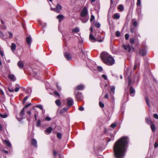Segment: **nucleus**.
Here are the masks:
<instances>
[{
    "instance_id": "nucleus-15",
    "label": "nucleus",
    "mask_w": 158,
    "mask_h": 158,
    "mask_svg": "<svg viewBox=\"0 0 158 158\" xmlns=\"http://www.w3.org/2000/svg\"><path fill=\"white\" fill-rule=\"evenodd\" d=\"M9 78L12 81H15L16 79L15 76L13 75L12 74H10L9 75Z\"/></svg>"
},
{
    "instance_id": "nucleus-57",
    "label": "nucleus",
    "mask_w": 158,
    "mask_h": 158,
    "mask_svg": "<svg viewBox=\"0 0 158 158\" xmlns=\"http://www.w3.org/2000/svg\"><path fill=\"white\" fill-rule=\"evenodd\" d=\"M19 90V88L18 87H16L15 89V92H18Z\"/></svg>"
},
{
    "instance_id": "nucleus-17",
    "label": "nucleus",
    "mask_w": 158,
    "mask_h": 158,
    "mask_svg": "<svg viewBox=\"0 0 158 158\" xmlns=\"http://www.w3.org/2000/svg\"><path fill=\"white\" fill-rule=\"evenodd\" d=\"M18 65L19 67L21 69L22 68L23 66L22 61H19L18 62Z\"/></svg>"
},
{
    "instance_id": "nucleus-24",
    "label": "nucleus",
    "mask_w": 158,
    "mask_h": 158,
    "mask_svg": "<svg viewBox=\"0 0 158 158\" xmlns=\"http://www.w3.org/2000/svg\"><path fill=\"white\" fill-rule=\"evenodd\" d=\"M24 109L25 108H23L21 110L20 113V115L21 116H23L24 114Z\"/></svg>"
},
{
    "instance_id": "nucleus-11",
    "label": "nucleus",
    "mask_w": 158,
    "mask_h": 158,
    "mask_svg": "<svg viewBox=\"0 0 158 158\" xmlns=\"http://www.w3.org/2000/svg\"><path fill=\"white\" fill-rule=\"evenodd\" d=\"M89 19V16H86L82 17V18L81 19L82 22L83 23H85L87 22Z\"/></svg>"
},
{
    "instance_id": "nucleus-49",
    "label": "nucleus",
    "mask_w": 158,
    "mask_h": 158,
    "mask_svg": "<svg viewBox=\"0 0 158 158\" xmlns=\"http://www.w3.org/2000/svg\"><path fill=\"white\" fill-rule=\"evenodd\" d=\"M135 42L134 40V39H130V42L131 44H133Z\"/></svg>"
},
{
    "instance_id": "nucleus-43",
    "label": "nucleus",
    "mask_w": 158,
    "mask_h": 158,
    "mask_svg": "<svg viewBox=\"0 0 158 158\" xmlns=\"http://www.w3.org/2000/svg\"><path fill=\"white\" fill-rule=\"evenodd\" d=\"M94 19V16L93 15H92L90 19V20L91 22H92L93 21Z\"/></svg>"
},
{
    "instance_id": "nucleus-34",
    "label": "nucleus",
    "mask_w": 158,
    "mask_h": 158,
    "mask_svg": "<svg viewBox=\"0 0 158 158\" xmlns=\"http://www.w3.org/2000/svg\"><path fill=\"white\" fill-rule=\"evenodd\" d=\"M0 116L1 117L4 118H6L7 117V115L6 114H0Z\"/></svg>"
},
{
    "instance_id": "nucleus-63",
    "label": "nucleus",
    "mask_w": 158,
    "mask_h": 158,
    "mask_svg": "<svg viewBox=\"0 0 158 158\" xmlns=\"http://www.w3.org/2000/svg\"><path fill=\"white\" fill-rule=\"evenodd\" d=\"M90 31H91V32L90 33H92V32H93V28L92 27H90Z\"/></svg>"
},
{
    "instance_id": "nucleus-61",
    "label": "nucleus",
    "mask_w": 158,
    "mask_h": 158,
    "mask_svg": "<svg viewBox=\"0 0 158 158\" xmlns=\"http://www.w3.org/2000/svg\"><path fill=\"white\" fill-rule=\"evenodd\" d=\"M8 90L9 91L13 92H14V90L13 89H10V88H8Z\"/></svg>"
},
{
    "instance_id": "nucleus-64",
    "label": "nucleus",
    "mask_w": 158,
    "mask_h": 158,
    "mask_svg": "<svg viewBox=\"0 0 158 158\" xmlns=\"http://www.w3.org/2000/svg\"><path fill=\"white\" fill-rule=\"evenodd\" d=\"M55 94H56V95H57V96H59V94L57 92H56L55 93Z\"/></svg>"
},
{
    "instance_id": "nucleus-53",
    "label": "nucleus",
    "mask_w": 158,
    "mask_h": 158,
    "mask_svg": "<svg viewBox=\"0 0 158 158\" xmlns=\"http://www.w3.org/2000/svg\"><path fill=\"white\" fill-rule=\"evenodd\" d=\"M0 53L2 57H3L4 56V54L2 51H1V50H0Z\"/></svg>"
},
{
    "instance_id": "nucleus-38",
    "label": "nucleus",
    "mask_w": 158,
    "mask_h": 158,
    "mask_svg": "<svg viewBox=\"0 0 158 158\" xmlns=\"http://www.w3.org/2000/svg\"><path fill=\"white\" fill-rule=\"evenodd\" d=\"M99 105L102 108H103L104 107V104L101 102H99Z\"/></svg>"
},
{
    "instance_id": "nucleus-29",
    "label": "nucleus",
    "mask_w": 158,
    "mask_h": 158,
    "mask_svg": "<svg viewBox=\"0 0 158 158\" xmlns=\"http://www.w3.org/2000/svg\"><path fill=\"white\" fill-rule=\"evenodd\" d=\"M57 136L58 138L61 139L62 137V135L60 133H58L57 134Z\"/></svg>"
},
{
    "instance_id": "nucleus-28",
    "label": "nucleus",
    "mask_w": 158,
    "mask_h": 158,
    "mask_svg": "<svg viewBox=\"0 0 158 158\" xmlns=\"http://www.w3.org/2000/svg\"><path fill=\"white\" fill-rule=\"evenodd\" d=\"M110 91L113 94H114V93L115 91V87L114 86H112L110 87Z\"/></svg>"
},
{
    "instance_id": "nucleus-16",
    "label": "nucleus",
    "mask_w": 158,
    "mask_h": 158,
    "mask_svg": "<svg viewBox=\"0 0 158 158\" xmlns=\"http://www.w3.org/2000/svg\"><path fill=\"white\" fill-rule=\"evenodd\" d=\"M4 143L8 147H10L11 146V144L10 142L6 140H5L3 141Z\"/></svg>"
},
{
    "instance_id": "nucleus-27",
    "label": "nucleus",
    "mask_w": 158,
    "mask_h": 158,
    "mask_svg": "<svg viewBox=\"0 0 158 158\" xmlns=\"http://www.w3.org/2000/svg\"><path fill=\"white\" fill-rule=\"evenodd\" d=\"M56 104L58 106H60L61 104L59 100H57L55 101Z\"/></svg>"
},
{
    "instance_id": "nucleus-54",
    "label": "nucleus",
    "mask_w": 158,
    "mask_h": 158,
    "mask_svg": "<svg viewBox=\"0 0 158 158\" xmlns=\"http://www.w3.org/2000/svg\"><path fill=\"white\" fill-rule=\"evenodd\" d=\"M155 148H156L158 147V143L157 142H156L155 143L154 145Z\"/></svg>"
},
{
    "instance_id": "nucleus-42",
    "label": "nucleus",
    "mask_w": 158,
    "mask_h": 158,
    "mask_svg": "<svg viewBox=\"0 0 158 158\" xmlns=\"http://www.w3.org/2000/svg\"><path fill=\"white\" fill-rule=\"evenodd\" d=\"M129 38V35L128 34H126L125 35V38L126 40L128 39Z\"/></svg>"
},
{
    "instance_id": "nucleus-23",
    "label": "nucleus",
    "mask_w": 158,
    "mask_h": 158,
    "mask_svg": "<svg viewBox=\"0 0 158 158\" xmlns=\"http://www.w3.org/2000/svg\"><path fill=\"white\" fill-rule=\"evenodd\" d=\"M52 131V128L51 127H48L46 130V132L48 133H50Z\"/></svg>"
},
{
    "instance_id": "nucleus-12",
    "label": "nucleus",
    "mask_w": 158,
    "mask_h": 158,
    "mask_svg": "<svg viewBox=\"0 0 158 158\" xmlns=\"http://www.w3.org/2000/svg\"><path fill=\"white\" fill-rule=\"evenodd\" d=\"M147 53V52L145 49H141L140 52V54L142 56H144Z\"/></svg>"
},
{
    "instance_id": "nucleus-39",
    "label": "nucleus",
    "mask_w": 158,
    "mask_h": 158,
    "mask_svg": "<svg viewBox=\"0 0 158 158\" xmlns=\"http://www.w3.org/2000/svg\"><path fill=\"white\" fill-rule=\"evenodd\" d=\"M116 126V124L115 123H113L111 125L110 127L113 128H115Z\"/></svg>"
},
{
    "instance_id": "nucleus-21",
    "label": "nucleus",
    "mask_w": 158,
    "mask_h": 158,
    "mask_svg": "<svg viewBox=\"0 0 158 158\" xmlns=\"http://www.w3.org/2000/svg\"><path fill=\"white\" fill-rule=\"evenodd\" d=\"M57 18L59 19V22H60L61 20L64 18V16L62 15H60L57 16Z\"/></svg>"
},
{
    "instance_id": "nucleus-56",
    "label": "nucleus",
    "mask_w": 158,
    "mask_h": 158,
    "mask_svg": "<svg viewBox=\"0 0 158 158\" xmlns=\"http://www.w3.org/2000/svg\"><path fill=\"white\" fill-rule=\"evenodd\" d=\"M27 91L29 92L28 93H31V89L30 88H28Z\"/></svg>"
},
{
    "instance_id": "nucleus-10",
    "label": "nucleus",
    "mask_w": 158,
    "mask_h": 158,
    "mask_svg": "<svg viewBox=\"0 0 158 158\" xmlns=\"http://www.w3.org/2000/svg\"><path fill=\"white\" fill-rule=\"evenodd\" d=\"M64 56L68 60H70L71 59V55L67 52H65L64 53Z\"/></svg>"
},
{
    "instance_id": "nucleus-35",
    "label": "nucleus",
    "mask_w": 158,
    "mask_h": 158,
    "mask_svg": "<svg viewBox=\"0 0 158 158\" xmlns=\"http://www.w3.org/2000/svg\"><path fill=\"white\" fill-rule=\"evenodd\" d=\"M97 69H98V70L100 71V72H102V68L101 67V66H98V67H97Z\"/></svg>"
},
{
    "instance_id": "nucleus-45",
    "label": "nucleus",
    "mask_w": 158,
    "mask_h": 158,
    "mask_svg": "<svg viewBox=\"0 0 158 158\" xmlns=\"http://www.w3.org/2000/svg\"><path fill=\"white\" fill-rule=\"evenodd\" d=\"M67 109H66L65 108H64L61 111V113H64V112L67 111Z\"/></svg>"
},
{
    "instance_id": "nucleus-25",
    "label": "nucleus",
    "mask_w": 158,
    "mask_h": 158,
    "mask_svg": "<svg viewBox=\"0 0 158 158\" xmlns=\"http://www.w3.org/2000/svg\"><path fill=\"white\" fill-rule=\"evenodd\" d=\"M119 15L117 14H115L114 15V19H119Z\"/></svg>"
},
{
    "instance_id": "nucleus-20",
    "label": "nucleus",
    "mask_w": 158,
    "mask_h": 158,
    "mask_svg": "<svg viewBox=\"0 0 158 158\" xmlns=\"http://www.w3.org/2000/svg\"><path fill=\"white\" fill-rule=\"evenodd\" d=\"M11 49L12 51H15L16 49V44L14 43L11 44Z\"/></svg>"
},
{
    "instance_id": "nucleus-32",
    "label": "nucleus",
    "mask_w": 158,
    "mask_h": 158,
    "mask_svg": "<svg viewBox=\"0 0 158 158\" xmlns=\"http://www.w3.org/2000/svg\"><path fill=\"white\" fill-rule=\"evenodd\" d=\"M94 25L95 27L98 28H99L100 27V24L99 23H95Z\"/></svg>"
},
{
    "instance_id": "nucleus-22",
    "label": "nucleus",
    "mask_w": 158,
    "mask_h": 158,
    "mask_svg": "<svg viewBox=\"0 0 158 158\" xmlns=\"http://www.w3.org/2000/svg\"><path fill=\"white\" fill-rule=\"evenodd\" d=\"M151 127L152 130L153 132H155L156 131V127L153 124H152L151 126Z\"/></svg>"
},
{
    "instance_id": "nucleus-26",
    "label": "nucleus",
    "mask_w": 158,
    "mask_h": 158,
    "mask_svg": "<svg viewBox=\"0 0 158 158\" xmlns=\"http://www.w3.org/2000/svg\"><path fill=\"white\" fill-rule=\"evenodd\" d=\"M134 26L135 27H137V21L134 20V19L132 20Z\"/></svg>"
},
{
    "instance_id": "nucleus-48",
    "label": "nucleus",
    "mask_w": 158,
    "mask_h": 158,
    "mask_svg": "<svg viewBox=\"0 0 158 158\" xmlns=\"http://www.w3.org/2000/svg\"><path fill=\"white\" fill-rule=\"evenodd\" d=\"M28 97L27 96L25 97L23 101V102L24 103L27 100V99Z\"/></svg>"
},
{
    "instance_id": "nucleus-62",
    "label": "nucleus",
    "mask_w": 158,
    "mask_h": 158,
    "mask_svg": "<svg viewBox=\"0 0 158 158\" xmlns=\"http://www.w3.org/2000/svg\"><path fill=\"white\" fill-rule=\"evenodd\" d=\"M105 98H108V94H106L105 96Z\"/></svg>"
},
{
    "instance_id": "nucleus-3",
    "label": "nucleus",
    "mask_w": 158,
    "mask_h": 158,
    "mask_svg": "<svg viewBox=\"0 0 158 158\" xmlns=\"http://www.w3.org/2000/svg\"><path fill=\"white\" fill-rule=\"evenodd\" d=\"M89 39L90 41L92 42H94L98 41V42H101L103 41V40H97L95 37L93 36L92 33H90L89 36Z\"/></svg>"
},
{
    "instance_id": "nucleus-55",
    "label": "nucleus",
    "mask_w": 158,
    "mask_h": 158,
    "mask_svg": "<svg viewBox=\"0 0 158 158\" xmlns=\"http://www.w3.org/2000/svg\"><path fill=\"white\" fill-rule=\"evenodd\" d=\"M57 154V152H56V151L54 150L53 151V154H54V156H56V155Z\"/></svg>"
},
{
    "instance_id": "nucleus-60",
    "label": "nucleus",
    "mask_w": 158,
    "mask_h": 158,
    "mask_svg": "<svg viewBox=\"0 0 158 158\" xmlns=\"http://www.w3.org/2000/svg\"><path fill=\"white\" fill-rule=\"evenodd\" d=\"M56 86H57V87L58 89L59 90H61V87L58 85V84H57V83L56 84Z\"/></svg>"
},
{
    "instance_id": "nucleus-8",
    "label": "nucleus",
    "mask_w": 158,
    "mask_h": 158,
    "mask_svg": "<svg viewBox=\"0 0 158 158\" xmlns=\"http://www.w3.org/2000/svg\"><path fill=\"white\" fill-rule=\"evenodd\" d=\"M67 104L69 106H72L73 103V101L71 98H69L67 99Z\"/></svg>"
},
{
    "instance_id": "nucleus-31",
    "label": "nucleus",
    "mask_w": 158,
    "mask_h": 158,
    "mask_svg": "<svg viewBox=\"0 0 158 158\" xmlns=\"http://www.w3.org/2000/svg\"><path fill=\"white\" fill-rule=\"evenodd\" d=\"M41 124V121L40 120H38L37 123L36 124V126L37 127H39L40 125Z\"/></svg>"
},
{
    "instance_id": "nucleus-36",
    "label": "nucleus",
    "mask_w": 158,
    "mask_h": 158,
    "mask_svg": "<svg viewBox=\"0 0 158 158\" xmlns=\"http://www.w3.org/2000/svg\"><path fill=\"white\" fill-rule=\"evenodd\" d=\"M120 35V32L119 31H117L116 32V35L117 37H119Z\"/></svg>"
},
{
    "instance_id": "nucleus-41",
    "label": "nucleus",
    "mask_w": 158,
    "mask_h": 158,
    "mask_svg": "<svg viewBox=\"0 0 158 158\" xmlns=\"http://www.w3.org/2000/svg\"><path fill=\"white\" fill-rule=\"evenodd\" d=\"M146 102H147V105L149 106L150 104H149V102L148 99V98H146Z\"/></svg>"
},
{
    "instance_id": "nucleus-7",
    "label": "nucleus",
    "mask_w": 158,
    "mask_h": 158,
    "mask_svg": "<svg viewBox=\"0 0 158 158\" xmlns=\"http://www.w3.org/2000/svg\"><path fill=\"white\" fill-rule=\"evenodd\" d=\"M26 42L30 46L32 41V39L31 36H28L26 38Z\"/></svg>"
},
{
    "instance_id": "nucleus-51",
    "label": "nucleus",
    "mask_w": 158,
    "mask_h": 158,
    "mask_svg": "<svg viewBox=\"0 0 158 158\" xmlns=\"http://www.w3.org/2000/svg\"><path fill=\"white\" fill-rule=\"evenodd\" d=\"M128 82L129 85H130L131 83V80L129 77V79H128Z\"/></svg>"
},
{
    "instance_id": "nucleus-47",
    "label": "nucleus",
    "mask_w": 158,
    "mask_h": 158,
    "mask_svg": "<svg viewBox=\"0 0 158 158\" xmlns=\"http://www.w3.org/2000/svg\"><path fill=\"white\" fill-rule=\"evenodd\" d=\"M45 119L46 120H47V121H49L51 120V118L50 117H49L48 116H47L45 118Z\"/></svg>"
},
{
    "instance_id": "nucleus-52",
    "label": "nucleus",
    "mask_w": 158,
    "mask_h": 158,
    "mask_svg": "<svg viewBox=\"0 0 158 158\" xmlns=\"http://www.w3.org/2000/svg\"><path fill=\"white\" fill-rule=\"evenodd\" d=\"M31 105V103H29L27 105H26L25 106V107L24 108H27L28 107V106H30Z\"/></svg>"
},
{
    "instance_id": "nucleus-50",
    "label": "nucleus",
    "mask_w": 158,
    "mask_h": 158,
    "mask_svg": "<svg viewBox=\"0 0 158 158\" xmlns=\"http://www.w3.org/2000/svg\"><path fill=\"white\" fill-rule=\"evenodd\" d=\"M79 109L80 111H83L84 110V108L83 107L80 106L79 108Z\"/></svg>"
},
{
    "instance_id": "nucleus-58",
    "label": "nucleus",
    "mask_w": 158,
    "mask_h": 158,
    "mask_svg": "<svg viewBox=\"0 0 158 158\" xmlns=\"http://www.w3.org/2000/svg\"><path fill=\"white\" fill-rule=\"evenodd\" d=\"M0 92L2 95H4V93L2 89L0 90Z\"/></svg>"
},
{
    "instance_id": "nucleus-9",
    "label": "nucleus",
    "mask_w": 158,
    "mask_h": 158,
    "mask_svg": "<svg viewBox=\"0 0 158 158\" xmlns=\"http://www.w3.org/2000/svg\"><path fill=\"white\" fill-rule=\"evenodd\" d=\"M139 60L138 59H137L136 58L135 63L134 66V68L133 69L135 70L136 69V67L137 66H139Z\"/></svg>"
},
{
    "instance_id": "nucleus-4",
    "label": "nucleus",
    "mask_w": 158,
    "mask_h": 158,
    "mask_svg": "<svg viewBox=\"0 0 158 158\" xmlns=\"http://www.w3.org/2000/svg\"><path fill=\"white\" fill-rule=\"evenodd\" d=\"M88 11L86 7H85L81 11V16L82 17L88 16Z\"/></svg>"
},
{
    "instance_id": "nucleus-33",
    "label": "nucleus",
    "mask_w": 158,
    "mask_h": 158,
    "mask_svg": "<svg viewBox=\"0 0 158 158\" xmlns=\"http://www.w3.org/2000/svg\"><path fill=\"white\" fill-rule=\"evenodd\" d=\"M118 9L122 11L123 9V6L122 5H121L118 7Z\"/></svg>"
},
{
    "instance_id": "nucleus-13",
    "label": "nucleus",
    "mask_w": 158,
    "mask_h": 158,
    "mask_svg": "<svg viewBox=\"0 0 158 158\" xmlns=\"http://www.w3.org/2000/svg\"><path fill=\"white\" fill-rule=\"evenodd\" d=\"M84 86L82 85H79L77 86L76 88L78 90H82L84 89Z\"/></svg>"
},
{
    "instance_id": "nucleus-6",
    "label": "nucleus",
    "mask_w": 158,
    "mask_h": 158,
    "mask_svg": "<svg viewBox=\"0 0 158 158\" xmlns=\"http://www.w3.org/2000/svg\"><path fill=\"white\" fill-rule=\"evenodd\" d=\"M123 47L127 51L130 52L131 51L130 46L129 44H123Z\"/></svg>"
},
{
    "instance_id": "nucleus-18",
    "label": "nucleus",
    "mask_w": 158,
    "mask_h": 158,
    "mask_svg": "<svg viewBox=\"0 0 158 158\" xmlns=\"http://www.w3.org/2000/svg\"><path fill=\"white\" fill-rule=\"evenodd\" d=\"M80 31L79 28L78 27H75L72 29V32L74 33H77Z\"/></svg>"
},
{
    "instance_id": "nucleus-46",
    "label": "nucleus",
    "mask_w": 158,
    "mask_h": 158,
    "mask_svg": "<svg viewBox=\"0 0 158 158\" xmlns=\"http://www.w3.org/2000/svg\"><path fill=\"white\" fill-rule=\"evenodd\" d=\"M154 117L157 119H158V115L156 114H154L153 115Z\"/></svg>"
},
{
    "instance_id": "nucleus-14",
    "label": "nucleus",
    "mask_w": 158,
    "mask_h": 158,
    "mask_svg": "<svg viewBox=\"0 0 158 158\" xmlns=\"http://www.w3.org/2000/svg\"><path fill=\"white\" fill-rule=\"evenodd\" d=\"M31 143L32 145L36 147L37 146V141L35 139H33L32 140Z\"/></svg>"
},
{
    "instance_id": "nucleus-19",
    "label": "nucleus",
    "mask_w": 158,
    "mask_h": 158,
    "mask_svg": "<svg viewBox=\"0 0 158 158\" xmlns=\"http://www.w3.org/2000/svg\"><path fill=\"white\" fill-rule=\"evenodd\" d=\"M135 91L132 87H131L130 89V94H131V96H133L134 95H133L132 94L135 93Z\"/></svg>"
},
{
    "instance_id": "nucleus-40",
    "label": "nucleus",
    "mask_w": 158,
    "mask_h": 158,
    "mask_svg": "<svg viewBox=\"0 0 158 158\" xmlns=\"http://www.w3.org/2000/svg\"><path fill=\"white\" fill-rule=\"evenodd\" d=\"M102 77L104 78L105 80H107V78L106 75L104 74H103L102 75Z\"/></svg>"
},
{
    "instance_id": "nucleus-59",
    "label": "nucleus",
    "mask_w": 158,
    "mask_h": 158,
    "mask_svg": "<svg viewBox=\"0 0 158 158\" xmlns=\"http://www.w3.org/2000/svg\"><path fill=\"white\" fill-rule=\"evenodd\" d=\"M9 35H10V36L9 37H10V38H11L12 37V35H13V34H12V33H11V32H9Z\"/></svg>"
},
{
    "instance_id": "nucleus-1",
    "label": "nucleus",
    "mask_w": 158,
    "mask_h": 158,
    "mask_svg": "<svg viewBox=\"0 0 158 158\" xmlns=\"http://www.w3.org/2000/svg\"><path fill=\"white\" fill-rule=\"evenodd\" d=\"M127 137H123L119 139L114 146V154L116 158H123L125 156L126 148L129 142Z\"/></svg>"
},
{
    "instance_id": "nucleus-5",
    "label": "nucleus",
    "mask_w": 158,
    "mask_h": 158,
    "mask_svg": "<svg viewBox=\"0 0 158 158\" xmlns=\"http://www.w3.org/2000/svg\"><path fill=\"white\" fill-rule=\"evenodd\" d=\"M61 6L59 4H57L56 8H52V9L54 10V11L56 13H59L61 10Z\"/></svg>"
},
{
    "instance_id": "nucleus-37",
    "label": "nucleus",
    "mask_w": 158,
    "mask_h": 158,
    "mask_svg": "<svg viewBox=\"0 0 158 158\" xmlns=\"http://www.w3.org/2000/svg\"><path fill=\"white\" fill-rule=\"evenodd\" d=\"M146 121L148 123L150 124L151 123V121L148 118H146Z\"/></svg>"
},
{
    "instance_id": "nucleus-44",
    "label": "nucleus",
    "mask_w": 158,
    "mask_h": 158,
    "mask_svg": "<svg viewBox=\"0 0 158 158\" xmlns=\"http://www.w3.org/2000/svg\"><path fill=\"white\" fill-rule=\"evenodd\" d=\"M141 4V0H137V5L138 6H139Z\"/></svg>"
},
{
    "instance_id": "nucleus-30",
    "label": "nucleus",
    "mask_w": 158,
    "mask_h": 158,
    "mask_svg": "<svg viewBox=\"0 0 158 158\" xmlns=\"http://www.w3.org/2000/svg\"><path fill=\"white\" fill-rule=\"evenodd\" d=\"M36 107L37 108H40V109L42 110L43 109V107L42 105H38L36 106Z\"/></svg>"
},
{
    "instance_id": "nucleus-2",
    "label": "nucleus",
    "mask_w": 158,
    "mask_h": 158,
    "mask_svg": "<svg viewBox=\"0 0 158 158\" xmlns=\"http://www.w3.org/2000/svg\"><path fill=\"white\" fill-rule=\"evenodd\" d=\"M100 56L103 62L107 65H111L114 63V60L113 57L106 52H103Z\"/></svg>"
}]
</instances>
